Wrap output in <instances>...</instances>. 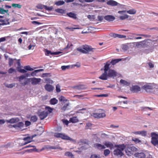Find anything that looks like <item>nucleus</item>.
Masks as SVG:
<instances>
[{
  "instance_id": "1",
  "label": "nucleus",
  "mask_w": 158,
  "mask_h": 158,
  "mask_svg": "<svg viewBox=\"0 0 158 158\" xmlns=\"http://www.w3.org/2000/svg\"><path fill=\"white\" fill-rule=\"evenodd\" d=\"M8 60V64L11 67L14 64L16 67V69H22L23 67L21 65L20 59L16 60L9 58Z\"/></svg>"
},
{
  "instance_id": "2",
  "label": "nucleus",
  "mask_w": 158,
  "mask_h": 158,
  "mask_svg": "<svg viewBox=\"0 0 158 158\" xmlns=\"http://www.w3.org/2000/svg\"><path fill=\"white\" fill-rule=\"evenodd\" d=\"M125 149L126 154L128 156H130L133 155V152L136 151L137 149L132 145L127 144Z\"/></svg>"
},
{
  "instance_id": "3",
  "label": "nucleus",
  "mask_w": 158,
  "mask_h": 158,
  "mask_svg": "<svg viewBox=\"0 0 158 158\" xmlns=\"http://www.w3.org/2000/svg\"><path fill=\"white\" fill-rule=\"evenodd\" d=\"M54 136L57 138H60L63 139L69 140L73 142L75 140L74 139L71 138L68 136L62 133H55L54 134Z\"/></svg>"
},
{
  "instance_id": "4",
  "label": "nucleus",
  "mask_w": 158,
  "mask_h": 158,
  "mask_svg": "<svg viewBox=\"0 0 158 158\" xmlns=\"http://www.w3.org/2000/svg\"><path fill=\"white\" fill-rule=\"evenodd\" d=\"M152 137L151 142L154 145L158 142V134H156L155 132H152L151 134Z\"/></svg>"
},
{
  "instance_id": "5",
  "label": "nucleus",
  "mask_w": 158,
  "mask_h": 158,
  "mask_svg": "<svg viewBox=\"0 0 158 158\" xmlns=\"http://www.w3.org/2000/svg\"><path fill=\"white\" fill-rule=\"evenodd\" d=\"M48 113L47 112L44 111L42 112L38 111L37 114L41 120L44 119L48 116Z\"/></svg>"
},
{
  "instance_id": "6",
  "label": "nucleus",
  "mask_w": 158,
  "mask_h": 158,
  "mask_svg": "<svg viewBox=\"0 0 158 158\" xmlns=\"http://www.w3.org/2000/svg\"><path fill=\"white\" fill-rule=\"evenodd\" d=\"M36 7L39 9H42L44 8L45 10L48 11H51L53 9L52 6L48 7L47 6L41 4H39L36 6Z\"/></svg>"
},
{
  "instance_id": "7",
  "label": "nucleus",
  "mask_w": 158,
  "mask_h": 158,
  "mask_svg": "<svg viewBox=\"0 0 158 158\" xmlns=\"http://www.w3.org/2000/svg\"><path fill=\"white\" fill-rule=\"evenodd\" d=\"M108 77H114L117 76V73L114 70H108L107 71Z\"/></svg>"
},
{
  "instance_id": "8",
  "label": "nucleus",
  "mask_w": 158,
  "mask_h": 158,
  "mask_svg": "<svg viewBox=\"0 0 158 158\" xmlns=\"http://www.w3.org/2000/svg\"><path fill=\"white\" fill-rule=\"evenodd\" d=\"M136 10L135 9H132L129 10H121L119 11L118 13L120 14H123L124 13L127 12L129 14L131 15L135 14L136 13Z\"/></svg>"
},
{
  "instance_id": "9",
  "label": "nucleus",
  "mask_w": 158,
  "mask_h": 158,
  "mask_svg": "<svg viewBox=\"0 0 158 158\" xmlns=\"http://www.w3.org/2000/svg\"><path fill=\"white\" fill-rule=\"evenodd\" d=\"M113 153L114 155L122 157L123 156L124 154L122 151L118 148L115 149L113 151Z\"/></svg>"
},
{
  "instance_id": "10",
  "label": "nucleus",
  "mask_w": 158,
  "mask_h": 158,
  "mask_svg": "<svg viewBox=\"0 0 158 158\" xmlns=\"http://www.w3.org/2000/svg\"><path fill=\"white\" fill-rule=\"evenodd\" d=\"M130 90L133 93H136L140 91L141 89L138 85H132L130 88Z\"/></svg>"
},
{
  "instance_id": "11",
  "label": "nucleus",
  "mask_w": 158,
  "mask_h": 158,
  "mask_svg": "<svg viewBox=\"0 0 158 158\" xmlns=\"http://www.w3.org/2000/svg\"><path fill=\"white\" fill-rule=\"evenodd\" d=\"M136 157L139 158H152V156L149 155L148 156L145 157V154L143 152L138 153L135 154Z\"/></svg>"
},
{
  "instance_id": "12",
  "label": "nucleus",
  "mask_w": 158,
  "mask_h": 158,
  "mask_svg": "<svg viewBox=\"0 0 158 158\" xmlns=\"http://www.w3.org/2000/svg\"><path fill=\"white\" fill-rule=\"evenodd\" d=\"M93 116L95 118H100L106 117V115L104 113H94L93 114Z\"/></svg>"
},
{
  "instance_id": "13",
  "label": "nucleus",
  "mask_w": 158,
  "mask_h": 158,
  "mask_svg": "<svg viewBox=\"0 0 158 158\" xmlns=\"http://www.w3.org/2000/svg\"><path fill=\"white\" fill-rule=\"evenodd\" d=\"M44 87L45 89L49 92L52 91L54 89V87L52 85L48 84H46Z\"/></svg>"
},
{
  "instance_id": "14",
  "label": "nucleus",
  "mask_w": 158,
  "mask_h": 158,
  "mask_svg": "<svg viewBox=\"0 0 158 158\" xmlns=\"http://www.w3.org/2000/svg\"><path fill=\"white\" fill-rule=\"evenodd\" d=\"M77 51H78L80 52L83 53H87V52L86 51H85L84 50V48H82L81 47H79L77 48L76 49H75L74 50L73 52V53L75 55H76L77 54Z\"/></svg>"
},
{
  "instance_id": "15",
  "label": "nucleus",
  "mask_w": 158,
  "mask_h": 158,
  "mask_svg": "<svg viewBox=\"0 0 158 158\" xmlns=\"http://www.w3.org/2000/svg\"><path fill=\"white\" fill-rule=\"evenodd\" d=\"M104 144L107 148H110V150L114 148V146L113 144L110 141H105L104 143Z\"/></svg>"
},
{
  "instance_id": "16",
  "label": "nucleus",
  "mask_w": 158,
  "mask_h": 158,
  "mask_svg": "<svg viewBox=\"0 0 158 158\" xmlns=\"http://www.w3.org/2000/svg\"><path fill=\"white\" fill-rule=\"evenodd\" d=\"M104 70V72L99 77V78L102 80H106L108 77L107 71L108 70Z\"/></svg>"
},
{
  "instance_id": "17",
  "label": "nucleus",
  "mask_w": 158,
  "mask_h": 158,
  "mask_svg": "<svg viewBox=\"0 0 158 158\" xmlns=\"http://www.w3.org/2000/svg\"><path fill=\"white\" fill-rule=\"evenodd\" d=\"M31 84L33 85H36L40 82L41 79L40 78H31Z\"/></svg>"
},
{
  "instance_id": "18",
  "label": "nucleus",
  "mask_w": 158,
  "mask_h": 158,
  "mask_svg": "<svg viewBox=\"0 0 158 158\" xmlns=\"http://www.w3.org/2000/svg\"><path fill=\"white\" fill-rule=\"evenodd\" d=\"M110 35L112 37H113L114 38H116L117 37L118 38H125L126 36L124 35H123L120 34H118L114 33H111L110 34Z\"/></svg>"
},
{
  "instance_id": "19",
  "label": "nucleus",
  "mask_w": 158,
  "mask_h": 158,
  "mask_svg": "<svg viewBox=\"0 0 158 158\" xmlns=\"http://www.w3.org/2000/svg\"><path fill=\"white\" fill-rule=\"evenodd\" d=\"M19 121V119L17 118H12L10 119V120H6V122L8 123H16Z\"/></svg>"
},
{
  "instance_id": "20",
  "label": "nucleus",
  "mask_w": 158,
  "mask_h": 158,
  "mask_svg": "<svg viewBox=\"0 0 158 158\" xmlns=\"http://www.w3.org/2000/svg\"><path fill=\"white\" fill-rule=\"evenodd\" d=\"M104 19L108 21H112L114 20L115 18L114 16L111 15H107L104 17Z\"/></svg>"
},
{
  "instance_id": "21",
  "label": "nucleus",
  "mask_w": 158,
  "mask_h": 158,
  "mask_svg": "<svg viewBox=\"0 0 158 158\" xmlns=\"http://www.w3.org/2000/svg\"><path fill=\"white\" fill-rule=\"evenodd\" d=\"M106 4L112 6H116L118 4L117 2L113 0H109L106 2Z\"/></svg>"
},
{
  "instance_id": "22",
  "label": "nucleus",
  "mask_w": 158,
  "mask_h": 158,
  "mask_svg": "<svg viewBox=\"0 0 158 158\" xmlns=\"http://www.w3.org/2000/svg\"><path fill=\"white\" fill-rule=\"evenodd\" d=\"M24 125V123L22 122H20L17 123L13 125V127L16 129H18V128H21L23 127Z\"/></svg>"
},
{
  "instance_id": "23",
  "label": "nucleus",
  "mask_w": 158,
  "mask_h": 158,
  "mask_svg": "<svg viewBox=\"0 0 158 158\" xmlns=\"http://www.w3.org/2000/svg\"><path fill=\"white\" fill-rule=\"evenodd\" d=\"M94 146L99 150L104 149L106 148V147L104 145L98 143H94Z\"/></svg>"
},
{
  "instance_id": "24",
  "label": "nucleus",
  "mask_w": 158,
  "mask_h": 158,
  "mask_svg": "<svg viewBox=\"0 0 158 158\" xmlns=\"http://www.w3.org/2000/svg\"><path fill=\"white\" fill-rule=\"evenodd\" d=\"M104 69H109L110 68L113 67V65L112 64L111 61H108L106 64H105Z\"/></svg>"
},
{
  "instance_id": "25",
  "label": "nucleus",
  "mask_w": 158,
  "mask_h": 158,
  "mask_svg": "<svg viewBox=\"0 0 158 158\" xmlns=\"http://www.w3.org/2000/svg\"><path fill=\"white\" fill-rule=\"evenodd\" d=\"M70 105V104L69 102L65 104L63 107L61 108V110L63 111H64L66 110H69V107Z\"/></svg>"
},
{
  "instance_id": "26",
  "label": "nucleus",
  "mask_w": 158,
  "mask_h": 158,
  "mask_svg": "<svg viewBox=\"0 0 158 158\" xmlns=\"http://www.w3.org/2000/svg\"><path fill=\"white\" fill-rule=\"evenodd\" d=\"M142 89L147 91L148 90L152 89H153V86L149 85H145L142 86Z\"/></svg>"
},
{
  "instance_id": "27",
  "label": "nucleus",
  "mask_w": 158,
  "mask_h": 158,
  "mask_svg": "<svg viewBox=\"0 0 158 158\" xmlns=\"http://www.w3.org/2000/svg\"><path fill=\"white\" fill-rule=\"evenodd\" d=\"M83 48L84 50L85 51H86L87 52H93L94 51V50L95 49L92 48L91 47L89 46L88 45H86L84 46Z\"/></svg>"
},
{
  "instance_id": "28",
  "label": "nucleus",
  "mask_w": 158,
  "mask_h": 158,
  "mask_svg": "<svg viewBox=\"0 0 158 158\" xmlns=\"http://www.w3.org/2000/svg\"><path fill=\"white\" fill-rule=\"evenodd\" d=\"M79 121L77 117L75 116L70 118L69 121L73 123H75L78 122Z\"/></svg>"
},
{
  "instance_id": "29",
  "label": "nucleus",
  "mask_w": 158,
  "mask_h": 158,
  "mask_svg": "<svg viewBox=\"0 0 158 158\" xmlns=\"http://www.w3.org/2000/svg\"><path fill=\"white\" fill-rule=\"evenodd\" d=\"M45 54L47 56H48L49 54L51 55H57L59 54V52H52L51 51L48 50L47 49H45Z\"/></svg>"
},
{
  "instance_id": "30",
  "label": "nucleus",
  "mask_w": 158,
  "mask_h": 158,
  "mask_svg": "<svg viewBox=\"0 0 158 158\" xmlns=\"http://www.w3.org/2000/svg\"><path fill=\"white\" fill-rule=\"evenodd\" d=\"M36 131L37 135H40L44 132V130L42 127H40L39 129L37 130Z\"/></svg>"
},
{
  "instance_id": "31",
  "label": "nucleus",
  "mask_w": 158,
  "mask_h": 158,
  "mask_svg": "<svg viewBox=\"0 0 158 158\" xmlns=\"http://www.w3.org/2000/svg\"><path fill=\"white\" fill-rule=\"evenodd\" d=\"M58 100L56 98H52L50 100V103L51 105H54L58 103Z\"/></svg>"
},
{
  "instance_id": "32",
  "label": "nucleus",
  "mask_w": 158,
  "mask_h": 158,
  "mask_svg": "<svg viewBox=\"0 0 158 158\" xmlns=\"http://www.w3.org/2000/svg\"><path fill=\"white\" fill-rule=\"evenodd\" d=\"M67 15L69 17L74 19H76L77 17L76 15L72 12L68 13L67 14Z\"/></svg>"
},
{
  "instance_id": "33",
  "label": "nucleus",
  "mask_w": 158,
  "mask_h": 158,
  "mask_svg": "<svg viewBox=\"0 0 158 158\" xmlns=\"http://www.w3.org/2000/svg\"><path fill=\"white\" fill-rule=\"evenodd\" d=\"M121 60L122 59H113L111 60V62L112 65H114L116 63H118L119 61H121Z\"/></svg>"
},
{
  "instance_id": "34",
  "label": "nucleus",
  "mask_w": 158,
  "mask_h": 158,
  "mask_svg": "<svg viewBox=\"0 0 158 158\" xmlns=\"http://www.w3.org/2000/svg\"><path fill=\"white\" fill-rule=\"evenodd\" d=\"M120 82L121 84L127 86H129L130 84V83L123 79H121L120 81Z\"/></svg>"
},
{
  "instance_id": "35",
  "label": "nucleus",
  "mask_w": 158,
  "mask_h": 158,
  "mask_svg": "<svg viewBox=\"0 0 158 158\" xmlns=\"http://www.w3.org/2000/svg\"><path fill=\"white\" fill-rule=\"evenodd\" d=\"M80 143L84 144H89V141L85 139H81L79 141Z\"/></svg>"
},
{
  "instance_id": "36",
  "label": "nucleus",
  "mask_w": 158,
  "mask_h": 158,
  "mask_svg": "<svg viewBox=\"0 0 158 158\" xmlns=\"http://www.w3.org/2000/svg\"><path fill=\"white\" fill-rule=\"evenodd\" d=\"M41 67L39 66L37 67H34L33 68H31L29 65H27L24 67V69H36L41 68Z\"/></svg>"
},
{
  "instance_id": "37",
  "label": "nucleus",
  "mask_w": 158,
  "mask_h": 158,
  "mask_svg": "<svg viewBox=\"0 0 158 158\" xmlns=\"http://www.w3.org/2000/svg\"><path fill=\"white\" fill-rule=\"evenodd\" d=\"M8 12V10H5L4 9L0 7V14H4L5 13H7Z\"/></svg>"
},
{
  "instance_id": "38",
  "label": "nucleus",
  "mask_w": 158,
  "mask_h": 158,
  "mask_svg": "<svg viewBox=\"0 0 158 158\" xmlns=\"http://www.w3.org/2000/svg\"><path fill=\"white\" fill-rule=\"evenodd\" d=\"M44 70H35L34 71L31 73V75L32 76H35L36 75V74L38 72Z\"/></svg>"
},
{
  "instance_id": "39",
  "label": "nucleus",
  "mask_w": 158,
  "mask_h": 158,
  "mask_svg": "<svg viewBox=\"0 0 158 158\" xmlns=\"http://www.w3.org/2000/svg\"><path fill=\"white\" fill-rule=\"evenodd\" d=\"M30 80H31V78L26 79L24 82L21 83V85L23 86H25L30 82Z\"/></svg>"
},
{
  "instance_id": "40",
  "label": "nucleus",
  "mask_w": 158,
  "mask_h": 158,
  "mask_svg": "<svg viewBox=\"0 0 158 158\" xmlns=\"http://www.w3.org/2000/svg\"><path fill=\"white\" fill-rule=\"evenodd\" d=\"M25 75H22L19 77V81H20L21 80H22L26 78V77L28 76V74L26 73L25 74Z\"/></svg>"
},
{
  "instance_id": "41",
  "label": "nucleus",
  "mask_w": 158,
  "mask_h": 158,
  "mask_svg": "<svg viewBox=\"0 0 158 158\" xmlns=\"http://www.w3.org/2000/svg\"><path fill=\"white\" fill-rule=\"evenodd\" d=\"M110 151L108 149H106L104 151V154L105 156H107L110 153Z\"/></svg>"
},
{
  "instance_id": "42",
  "label": "nucleus",
  "mask_w": 158,
  "mask_h": 158,
  "mask_svg": "<svg viewBox=\"0 0 158 158\" xmlns=\"http://www.w3.org/2000/svg\"><path fill=\"white\" fill-rule=\"evenodd\" d=\"M38 119V118L35 115L32 116L31 118V121L33 122H36Z\"/></svg>"
},
{
  "instance_id": "43",
  "label": "nucleus",
  "mask_w": 158,
  "mask_h": 158,
  "mask_svg": "<svg viewBox=\"0 0 158 158\" xmlns=\"http://www.w3.org/2000/svg\"><path fill=\"white\" fill-rule=\"evenodd\" d=\"M129 17V16L127 15H125L123 16H121L119 17V19L120 20H123L125 19H128Z\"/></svg>"
},
{
  "instance_id": "44",
  "label": "nucleus",
  "mask_w": 158,
  "mask_h": 158,
  "mask_svg": "<svg viewBox=\"0 0 158 158\" xmlns=\"http://www.w3.org/2000/svg\"><path fill=\"white\" fill-rule=\"evenodd\" d=\"M127 145V144L125 145L124 144H120L119 148H120V149L122 151L125 149Z\"/></svg>"
},
{
  "instance_id": "45",
  "label": "nucleus",
  "mask_w": 158,
  "mask_h": 158,
  "mask_svg": "<svg viewBox=\"0 0 158 158\" xmlns=\"http://www.w3.org/2000/svg\"><path fill=\"white\" fill-rule=\"evenodd\" d=\"M44 81L46 83L52 84L53 83V81L50 78H45Z\"/></svg>"
},
{
  "instance_id": "46",
  "label": "nucleus",
  "mask_w": 158,
  "mask_h": 158,
  "mask_svg": "<svg viewBox=\"0 0 158 158\" xmlns=\"http://www.w3.org/2000/svg\"><path fill=\"white\" fill-rule=\"evenodd\" d=\"M59 100L60 101H63L64 103L66 102L67 101V100L65 99V97L63 96H61L59 98Z\"/></svg>"
},
{
  "instance_id": "47",
  "label": "nucleus",
  "mask_w": 158,
  "mask_h": 158,
  "mask_svg": "<svg viewBox=\"0 0 158 158\" xmlns=\"http://www.w3.org/2000/svg\"><path fill=\"white\" fill-rule=\"evenodd\" d=\"M12 7L14 8H20L21 7V6L19 4L13 3L12 4Z\"/></svg>"
},
{
  "instance_id": "48",
  "label": "nucleus",
  "mask_w": 158,
  "mask_h": 158,
  "mask_svg": "<svg viewBox=\"0 0 158 158\" xmlns=\"http://www.w3.org/2000/svg\"><path fill=\"white\" fill-rule=\"evenodd\" d=\"M56 11L59 13L63 14L64 13V11L62 9H56Z\"/></svg>"
},
{
  "instance_id": "49",
  "label": "nucleus",
  "mask_w": 158,
  "mask_h": 158,
  "mask_svg": "<svg viewBox=\"0 0 158 158\" xmlns=\"http://www.w3.org/2000/svg\"><path fill=\"white\" fill-rule=\"evenodd\" d=\"M133 34L135 35H140L144 37L145 38H149L151 37V35H144L141 34Z\"/></svg>"
},
{
  "instance_id": "50",
  "label": "nucleus",
  "mask_w": 158,
  "mask_h": 158,
  "mask_svg": "<svg viewBox=\"0 0 158 158\" xmlns=\"http://www.w3.org/2000/svg\"><path fill=\"white\" fill-rule=\"evenodd\" d=\"M82 86H83L82 85H75L73 86V88L74 89H77L79 90L83 89V88H82Z\"/></svg>"
},
{
  "instance_id": "51",
  "label": "nucleus",
  "mask_w": 158,
  "mask_h": 158,
  "mask_svg": "<svg viewBox=\"0 0 158 158\" xmlns=\"http://www.w3.org/2000/svg\"><path fill=\"white\" fill-rule=\"evenodd\" d=\"M132 140L134 141L136 143H141V141L138 138H134L132 139Z\"/></svg>"
},
{
  "instance_id": "52",
  "label": "nucleus",
  "mask_w": 158,
  "mask_h": 158,
  "mask_svg": "<svg viewBox=\"0 0 158 158\" xmlns=\"http://www.w3.org/2000/svg\"><path fill=\"white\" fill-rule=\"evenodd\" d=\"M56 91L57 93H59L60 92V86L59 84L56 85Z\"/></svg>"
},
{
  "instance_id": "53",
  "label": "nucleus",
  "mask_w": 158,
  "mask_h": 158,
  "mask_svg": "<svg viewBox=\"0 0 158 158\" xmlns=\"http://www.w3.org/2000/svg\"><path fill=\"white\" fill-rule=\"evenodd\" d=\"M147 64H148L149 67L150 68H152L154 67V64L151 61H150L148 62L147 63Z\"/></svg>"
},
{
  "instance_id": "54",
  "label": "nucleus",
  "mask_w": 158,
  "mask_h": 158,
  "mask_svg": "<svg viewBox=\"0 0 158 158\" xmlns=\"http://www.w3.org/2000/svg\"><path fill=\"white\" fill-rule=\"evenodd\" d=\"M45 109L46 110H47L49 112V113H51L52 112V111L53 110V109L49 106H46L45 107Z\"/></svg>"
},
{
  "instance_id": "55",
  "label": "nucleus",
  "mask_w": 158,
  "mask_h": 158,
  "mask_svg": "<svg viewBox=\"0 0 158 158\" xmlns=\"http://www.w3.org/2000/svg\"><path fill=\"white\" fill-rule=\"evenodd\" d=\"M90 158H101L99 155H97L96 154L91 155Z\"/></svg>"
},
{
  "instance_id": "56",
  "label": "nucleus",
  "mask_w": 158,
  "mask_h": 158,
  "mask_svg": "<svg viewBox=\"0 0 158 158\" xmlns=\"http://www.w3.org/2000/svg\"><path fill=\"white\" fill-rule=\"evenodd\" d=\"M18 71L22 73H25L27 72V71H32L34 70H17Z\"/></svg>"
},
{
  "instance_id": "57",
  "label": "nucleus",
  "mask_w": 158,
  "mask_h": 158,
  "mask_svg": "<svg viewBox=\"0 0 158 158\" xmlns=\"http://www.w3.org/2000/svg\"><path fill=\"white\" fill-rule=\"evenodd\" d=\"M108 96V95L107 94H97L95 95V97H107Z\"/></svg>"
},
{
  "instance_id": "58",
  "label": "nucleus",
  "mask_w": 158,
  "mask_h": 158,
  "mask_svg": "<svg viewBox=\"0 0 158 158\" xmlns=\"http://www.w3.org/2000/svg\"><path fill=\"white\" fill-rule=\"evenodd\" d=\"M51 76V74L50 73H44L42 74V77H50Z\"/></svg>"
},
{
  "instance_id": "59",
  "label": "nucleus",
  "mask_w": 158,
  "mask_h": 158,
  "mask_svg": "<svg viewBox=\"0 0 158 158\" xmlns=\"http://www.w3.org/2000/svg\"><path fill=\"white\" fill-rule=\"evenodd\" d=\"M65 155H66L67 156L72 157L73 156V155L72 154V153L69 152H65Z\"/></svg>"
},
{
  "instance_id": "60",
  "label": "nucleus",
  "mask_w": 158,
  "mask_h": 158,
  "mask_svg": "<svg viewBox=\"0 0 158 158\" xmlns=\"http://www.w3.org/2000/svg\"><path fill=\"white\" fill-rule=\"evenodd\" d=\"M64 2L63 1H59L56 2V4L58 6H60L63 5Z\"/></svg>"
},
{
  "instance_id": "61",
  "label": "nucleus",
  "mask_w": 158,
  "mask_h": 158,
  "mask_svg": "<svg viewBox=\"0 0 158 158\" xmlns=\"http://www.w3.org/2000/svg\"><path fill=\"white\" fill-rule=\"evenodd\" d=\"M50 148L53 149H60L61 148L59 146H51Z\"/></svg>"
},
{
  "instance_id": "62",
  "label": "nucleus",
  "mask_w": 158,
  "mask_h": 158,
  "mask_svg": "<svg viewBox=\"0 0 158 158\" xmlns=\"http://www.w3.org/2000/svg\"><path fill=\"white\" fill-rule=\"evenodd\" d=\"M147 132L145 131H142L140 132V135L143 136H145L147 135Z\"/></svg>"
},
{
  "instance_id": "63",
  "label": "nucleus",
  "mask_w": 158,
  "mask_h": 158,
  "mask_svg": "<svg viewBox=\"0 0 158 158\" xmlns=\"http://www.w3.org/2000/svg\"><path fill=\"white\" fill-rule=\"evenodd\" d=\"M23 140L24 141H31V138H30V136H27L26 137L24 138L23 139Z\"/></svg>"
},
{
  "instance_id": "64",
  "label": "nucleus",
  "mask_w": 158,
  "mask_h": 158,
  "mask_svg": "<svg viewBox=\"0 0 158 158\" xmlns=\"http://www.w3.org/2000/svg\"><path fill=\"white\" fill-rule=\"evenodd\" d=\"M62 121L63 123L67 125L69 123V122L67 120L62 119Z\"/></svg>"
}]
</instances>
